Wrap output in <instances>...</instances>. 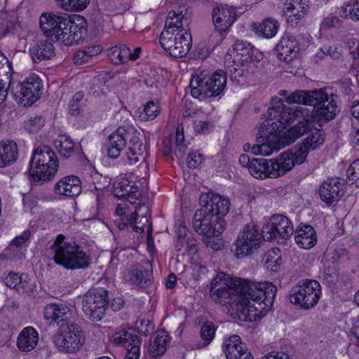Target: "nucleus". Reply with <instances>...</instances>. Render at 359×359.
Returning <instances> with one entry per match:
<instances>
[{
    "instance_id": "obj_1",
    "label": "nucleus",
    "mask_w": 359,
    "mask_h": 359,
    "mask_svg": "<svg viewBox=\"0 0 359 359\" xmlns=\"http://www.w3.org/2000/svg\"><path fill=\"white\" fill-rule=\"evenodd\" d=\"M276 290L270 282H250L219 273L212 280L210 292L215 302L222 304H241L243 310L259 311L261 314L264 310H271Z\"/></svg>"
},
{
    "instance_id": "obj_2",
    "label": "nucleus",
    "mask_w": 359,
    "mask_h": 359,
    "mask_svg": "<svg viewBox=\"0 0 359 359\" xmlns=\"http://www.w3.org/2000/svg\"><path fill=\"white\" fill-rule=\"evenodd\" d=\"M187 11L185 6H180L170 11L159 39L162 48L176 58L185 56L191 47V35L184 28Z\"/></svg>"
},
{
    "instance_id": "obj_3",
    "label": "nucleus",
    "mask_w": 359,
    "mask_h": 359,
    "mask_svg": "<svg viewBox=\"0 0 359 359\" xmlns=\"http://www.w3.org/2000/svg\"><path fill=\"white\" fill-rule=\"evenodd\" d=\"M286 102L313 106L312 117L319 121H330L339 111L337 96L327 88L312 90H296L286 98Z\"/></svg>"
},
{
    "instance_id": "obj_4",
    "label": "nucleus",
    "mask_w": 359,
    "mask_h": 359,
    "mask_svg": "<svg viewBox=\"0 0 359 359\" xmlns=\"http://www.w3.org/2000/svg\"><path fill=\"white\" fill-rule=\"evenodd\" d=\"M65 236H57L50 249V254L56 264L67 269H84L90 263V257L75 242H65Z\"/></svg>"
},
{
    "instance_id": "obj_5",
    "label": "nucleus",
    "mask_w": 359,
    "mask_h": 359,
    "mask_svg": "<svg viewBox=\"0 0 359 359\" xmlns=\"http://www.w3.org/2000/svg\"><path fill=\"white\" fill-rule=\"evenodd\" d=\"M59 162L55 152L48 146L34 150L29 161V171L34 182L43 183L55 176Z\"/></svg>"
},
{
    "instance_id": "obj_6",
    "label": "nucleus",
    "mask_w": 359,
    "mask_h": 359,
    "mask_svg": "<svg viewBox=\"0 0 359 359\" xmlns=\"http://www.w3.org/2000/svg\"><path fill=\"white\" fill-rule=\"evenodd\" d=\"M227 74L219 69L212 75L201 73L193 76L189 84L191 95L200 100L219 95L226 86Z\"/></svg>"
},
{
    "instance_id": "obj_7",
    "label": "nucleus",
    "mask_w": 359,
    "mask_h": 359,
    "mask_svg": "<svg viewBox=\"0 0 359 359\" xmlns=\"http://www.w3.org/2000/svg\"><path fill=\"white\" fill-rule=\"evenodd\" d=\"M85 334L81 328L74 323H63L53 337L57 350L65 353L79 351L85 343Z\"/></svg>"
},
{
    "instance_id": "obj_8",
    "label": "nucleus",
    "mask_w": 359,
    "mask_h": 359,
    "mask_svg": "<svg viewBox=\"0 0 359 359\" xmlns=\"http://www.w3.org/2000/svg\"><path fill=\"white\" fill-rule=\"evenodd\" d=\"M320 296L321 287L318 281L302 280L291 288L289 300L301 309L309 310L317 304Z\"/></svg>"
},
{
    "instance_id": "obj_9",
    "label": "nucleus",
    "mask_w": 359,
    "mask_h": 359,
    "mask_svg": "<svg viewBox=\"0 0 359 359\" xmlns=\"http://www.w3.org/2000/svg\"><path fill=\"white\" fill-rule=\"evenodd\" d=\"M42 83L36 74L29 75L22 82H9L8 90L18 104L30 106L39 97L42 92Z\"/></svg>"
},
{
    "instance_id": "obj_10",
    "label": "nucleus",
    "mask_w": 359,
    "mask_h": 359,
    "mask_svg": "<svg viewBox=\"0 0 359 359\" xmlns=\"http://www.w3.org/2000/svg\"><path fill=\"white\" fill-rule=\"evenodd\" d=\"M302 107H297L296 109L289 107L284 104L281 99L277 97H273L271 102V107L267 111V120L262 124L265 123L268 125L267 128H273V132L277 134L275 131V127L273 126L274 124L276 126L277 130L280 128H285L295 118L300 116V114H302Z\"/></svg>"
},
{
    "instance_id": "obj_11",
    "label": "nucleus",
    "mask_w": 359,
    "mask_h": 359,
    "mask_svg": "<svg viewBox=\"0 0 359 359\" xmlns=\"http://www.w3.org/2000/svg\"><path fill=\"white\" fill-rule=\"evenodd\" d=\"M268 125L262 124L257 135V144L251 146L250 143L243 145L245 151L251 150L253 154L269 156L274 151L284 148V144L278 134L273 133V128H267Z\"/></svg>"
},
{
    "instance_id": "obj_12",
    "label": "nucleus",
    "mask_w": 359,
    "mask_h": 359,
    "mask_svg": "<svg viewBox=\"0 0 359 359\" xmlns=\"http://www.w3.org/2000/svg\"><path fill=\"white\" fill-rule=\"evenodd\" d=\"M107 308L108 292L103 288L89 290L83 299V311L93 321L102 320Z\"/></svg>"
},
{
    "instance_id": "obj_13",
    "label": "nucleus",
    "mask_w": 359,
    "mask_h": 359,
    "mask_svg": "<svg viewBox=\"0 0 359 359\" xmlns=\"http://www.w3.org/2000/svg\"><path fill=\"white\" fill-rule=\"evenodd\" d=\"M262 238L264 239L263 230L261 233L253 223L245 225L235 242L237 256L245 257L252 253L259 246Z\"/></svg>"
},
{
    "instance_id": "obj_14",
    "label": "nucleus",
    "mask_w": 359,
    "mask_h": 359,
    "mask_svg": "<svg viewBox=\"0 0 359 359\" xmlns=\"http://www.w3.org/2000/svg\"><path fill=\"white\" fill-rule=\"evenodd\" d=\"M153 278L152 265L149 261L131 265L127 269L123 275V280L128 284L142 288L151 285Z\"/></svg>"
},
{
    "instance_id": "obj_15",
    "label": "nucleus",
    "mask_w": 359,
    "mask_h": 359,
    "mask_svg": "<svg viewBox=\"0 0 359 359\" xmlns=\"http://www.w3.org/2000/svg\"><path fill=\"white\" fill-rule=\"evenodd\" d=\"M226 225L225 222H219L217 216L207 212L202 208L196 211L193 217L192 226L199 234L213 235L215 231L222 233Z\"/></svg>"
},
{
    "instance_id": "obj_16",
    "label": "nucleus",
    "mask_w": 359,
    "mask_h": 359,
    "mask_svg": "<svg viewBox=\"0 0 359 359\" xmlns=\"http://www.w3.org/2000/svg\"><path fill=\"white\" fill-rule=\"evenodd\" d=\"M264 240L271 241L278 237L287 239L294 233L293 226L290 219L283 215H275L270 222L263 226Z\"/></svg>"
},
{
    "instance_id": "obj_17",
    "label": "nucleus",
    "mask_w": 359,
    "mask_h": 359,
    "mask_svg": "<svg viewBox=\"0 0 359 359\" xmlns=\"http://www.w3.org/2000/svg\"><path fill=\"white\" fill-rule=\"evenodd\" d=\"M199 203L203 210L212 216H217L219 222H225L223 217L230 208L229 199L215 193H202L199 197Z\"/></svg>"
},
{
    "instance_id": "obj_18",
    "label": "nucleus",
    "mask_w": 359,
    "mask_h": 359,
    "mask_svg": "<svg viewBox=\"0 0 359 359\" xmlns=\"http://www.w3.org/2000/svg\"><path fill=\"white\" fill-rule=\"evenodd\" d=\"M306 159V154L304 151H284L274 160H272L271 175L276 178L284 175L292 170L294 165L303 163Z\"/></svg>"
},
{
    "instance_id": "obj_19",
    "label": "nucleus",
    "mask_w": 359,
    "mask_h": 359,
    "mask_svg": "<svg viewBox=\"0 0 359 359\" xmlns=\"http://www.w3.org/2000/svg\"><path fill=\"white\" fill-rule=\"evenodd\" d=\"M74 316V310L66 303H50L43 309L44 319L49 325L72 323Z\"/></svg>"
},
{
    "instance_id": "obj_20",
    "label": "nucleus",
    "mask_w": 359,
    "mask_h": 359,
    "mask_svg": "<svg viewBox=\"0 0 359 359\" xmlns=\"http://www.w3.org/2000/svg\"><path fill=\"white\" fill-rule=\"evenodd\" d=\"M238 17L236 9L228 5L216 6L212 12L215 31L222 35L226 33Z\"/></svg>"
},
{
    "instance_id": "obj_21",
    "label": "nucleus",
    "mask_w": 359,
    "mask_h": 359,
    "mask_svg": "<svg viewBox=\"0 0 359 359\" xmlns=\"http://www.w3.org/2000/svg\"><path fill=\"white\" fill-rule=\"evenodd\" d=\"M309 8V0H291L285 4L283 12L287 25L292 27L299 26Z\"/></svg>"
},
{
    "instance_id": "obj_22",
    "label": "nucleus",
    "mask_w": 359,
    "mask_h": 359,
    "mask_svg": "<svg viewBox=\"0 0 359 359\" xmlns=\"http://www.w3.org/2000/svg\"><path fill=\"white\" fill-rule=\"evenodd\" d=\"M232 53L233 61L243 67L259 62L262 58V53L246 41H236L233 45Z\"/></svg>"
},
{
    "instance_id": "obj_23",
    "label": "nucleus",
    "mask_w": 359,
    "mask_h": 359,
    "mask_svg": "<svg viewBox=\"0 0 359 359\" xmlns=\"http://www.w3.org/2000/svg\"><path fill=\"white\" fill-rule=\"evenodd\" d=\"M69 22L66 16L57 15L53 12L43 13L39 18V25L43 34L51 40L61 31V27Z\"/></svg>"
},
{
    "instance_id": "obj_24",
    "label": "nucleus",
    "mask_w": 359,
    "mask_h": 359,
    "mask_svg": "<svg viewBox=\"0 0 359 359\" xmlns=\"http://www.w3.org/2000/svg\"><path fill=\"white\" fill-rule=\"evenodd\" d=\"M222 349L226 359H253L251 352L238 335H232L226 339Z\"/></svg>"
},
{
    "instance_id": "obj_25",
    "label": "nucleus",
    "mask_w": 359,
    "mask_h": 359,
    "mask_svg": "<svg viewBox=\"0 0 359 359\" xmlns=\"http://www.w3.org/2000/svg\"><path fill=\"white\" fill-rule=\"evenodd\" d=\"M344 194V184L340 178H329L320 187L319 194L327 204L337 201Z\"/></svg>"
},
{
    "instance_id": "obj_26",
    "label": "nucleus",
    "mask_w": 359,
    "mask_h": 359,
    "mask_svg": "<svg viewBox=\"0 0 359 359\" xmlns=\"http://www.w3.org/2000/svg\"><path fill=\"white\" fill-rule=\"evenodd\" d=\"M85 32L83 26L69 20L67 25L62 26L61 31L55 35L52 41H60L65 46H72L83 39Z\"/></svg>"
},
{
    "instance_id": "obj_27",
    "label": "nucleus",
    "mask_w": 359,
    "mask_h": 359,
    "mask_svg": "<svg viewBox=\"0 0 359 359\" xmlns=\"http://www.w3.org/2000/svg\"><path fill=\"white\" fill-rule=\"evenodd\" d=\"M53 190L58 196L68 198L77 196L82 191L81 182L76 175H67L55 183Z\"/></svg>"
},
{
    "instance_id": "obj_28",
    "label": "nucleus",
    "mask_w": 359,
    "mask_h": 359,
    "mask_svg": "<svg viewBox=\"0 0 359 359\" xmlns=\"http://www.w3.org/2000/svg\"><path fill=\"white\" fill-rule=\"evenodd\" d=\"M299 43L295 36L285 34L276 45L277 56L280 60L290 62L299 52Z\"/></svg>"
},
{
    "instance_id": "obj_29",
    "label": "nucleus",
    "mask_w": 359,
    "mask_h": 359,
    "mask_svg": "<svg viewBox=\"0 0 359 359\" xmlns=\"http://www.w3.org/2000/svg\"><path fill=\"white\" fill-rule=\"evenodd\" d=\"M125 132V128H118L109 137L108 141L104 147L110 158H118L120 156L121 151L126 148V141Z\"/></svg>"
},
{
    "instance_id": "obj_30",
    "label": "nucleus",
    "mask_w": 359,
    "mask_h": 359,
    "mask_svg": "<svg viewBox=\"0 0 359 359\" xmlns=\"http://www.w3.org/2000/svg\"><path fill=\"white\" fill-rule=\"evenodd\" d=\"M294 240L301 248L311 249L317 243L316 231L313 226L309 224L299 226L294 231Z\"/></svg>"
},
{
    "instance_id": "obj_31",
    "label": "nucleus",
    "mask_w": 359,
    "mask_h": 359,
    "mask_svg": "<svg viewBox=\"0 0 359 359\" xmlns=\"http://www.w3.org/2000/svg\"><path fill=\"white\" fill-rule=\"evenodd\" d=\"M39 333L33 327L24 328L18 337V348L24 352H29L34 349L39 342Z\"/></svg>"
},
{
    "instance_id": "obj_32",
    "label": "nucleus",
    "mask_w": 359,
    "mask_h": 359,
    "mask_svg": "<svg viewBox=\"0 0 359 359\" xmlns=\"http://www.w3.org/2000/svg\"><path fill=\"white\" fill-rule=\"evenodd\" d=\"M313 129V122L309 119L303 118L302 121H298L295 126L290 128L287 133L285 134L283 139H285V142L282 140L280 136L279 137L285 147L286 145L294 142L302 135L306 133L309 134Z\"/></svg>"
},
{
    "instance_id": "obj_33",
    "label": "nucleus",
    "mask_w": 359,
    "mask_h": 359,
    "mask_svg": "<svg viewBox=\"0 0 359 359\" xmlns=\"http://www.w3.org/2000/svg\"><path fill=\"white\" fill-rule=\"evenodd\" d=\"M18 156L17 144L12 140L0 142V168H5L14 163Z\"/></svg>"
},
{
    "instance_id": "obj_34",
    "label": "nucleus",
    "mask_w": 359,
    "mask_h": 359,
    "mask_svg": "<svg viewBox=\"0 0 359 359\" xmlns=\"http://www.w3.org/2000/svg\"><path fill=\"white\" fill-rule=\"evenodd\" d=\"M111 341L116 346H130L132 344H141V339L132 327L122 328L111 337Z\"/></svg>"
},
{
    "instance_id": "obj_35",
    "label": "nucleus",
    "mask_w": 359,
    "mask_h": 359,
    "mask_svg": "<svg viewBox=\"0 0 359 359\" xmlns=\"http://www.w3.org/2000/svg\"><path fill=\"white\" fill-rule=\"evenodd\" d=\"M325 140V133L320 130L314 128L297 149L298 151L305 152L307 156L309 151L315 150L321 147Z\"/></svg>"
},
{
    "instance_id": "obj_36",
    "label": "nucleus",
    "mask_w": 359,
    "mask_h": 359,
    "mask_svg": "<svg viewBox=\"0 0 359 359\" xmlns=\"http://www.w3.org/2000/svg\"><path fill=\"white\" fill-rule=\"evenodd\" d=\"M251 26L256 34L267 39L275 36L279 29L278 22L271 18H268L262 22H253Z\"/></svg>"
},
{
    "instance_id": "obj_37",
    "label": "nucleus",
    "mask_w": 359,
    "mask_h": 359,
    "mask_svg": "<svg viewBox=\"0 0 359 359\" xmlns=\"http://www.w3.org/2000/svg\"><path fill=\"white\" fill-rule=\"evenodd\" d=\"M29 53L35 63L48 60L54 55L53 44L46 41H39L29 49Z\"/></svg>"
},
{
    "instance_id": "obj_38",
    "label": "nucleus",
    "mask_w": 359,
    "mask_h": 359,
    "mask_svg": "<svg viewBox=\"0 0 359 359\" xmlns=\"http://www.w3.org/2000/svg\"><path fill=\"white\" fill-rule=\"evenodd\" d=\"M271 163L272 159H266L264 158L252 159L251 165L250 166L249 172L255 178H276L272 177L271 173Z\"/></svg>"
},
{
    "instance_id": "obj_39",
    "label": "nucleus",
    "mask_w": 359,
    "mask_h": 359,
    "mask_svg": "<svg viewBox=\"0 0 359 359\" xmlns=\"http://www.w3.org/2000/svg\"><path fill=\"white\" fill-rule=\"evenodd\" d=\"M55 146L60 155L66 158H70L79 150V147L67 135L59 136L58 139L55 140Z\"/></svg>"
},
{
    "instance_id": "obj_40",
    "label": "nucleus",
    "mask_w": 359,
    "mask_h": 359,
    "mask_svg": "<svg viewBox=\"0 0 359 359\" xmlns=\"http://www.w3.org/2000/svg\"><path fill=\"white\" fill-rule=\"evenodd\" d=\"M169 335L166 332H158L154 340L150 343L149 353L153 358H157L163 355L166 351L167 344L169 341Z\"/></svg>"
},
{
    "instance_id": "obj_41",
    "label": "nucleus",
    "mask_w": 359,
    "mask_h": 359,
    "mask_svg": "<svg viewBox=\"0 0 359 359\" xmlns=\"http://www.w3.org/2000/svg\"><path fill=\"white\" fill-rule=\"evenodd\" d=\"M107 55L115 65L125 63L130 60V48L126 44L116 45L107 50Z\"/></svg>"
},
{
    "instance_id": "obj_42",
    "label": "nucleus",
    "mask_w": 359,
    "mask_h": 359,
    "mask_svg": "<svg viewBox=\"0 0 359 359\" xmlns=\"http://www.w3.org/2000/svg\"><path fill=\"white\" fill-rule=\"evenodd\" d=\"M141 208V206L140 205L137 208V206H136L135 211L131 212L130 214L129 217H123L120 218V221L116 220V226L117 228L120 230H123L126 227L131 228L132 230H134L137 233H142L144 231V223H143L142 226H139L137 225V210H140Z\"/></svg>"
},
{
    "instance_id": "obj_43",
    "label": "nucleus",
    "mask_w": 359,
    "mask_h": 359,
    "mask_svg": "<svg viewBox=\"0 0 359 359\" xmlns=\"http://www.w3.org/2000/svg\"><path fill=\"white\" fill-rule=\"evenodd\" d=\"M279 249H272L265 255V265L271 271H278L281 263L282 258Z\"/></svg>"
},
{
    "instance_id": "obj_44",
    "label": "nucleus",
    "mask_w": 359,
    "mask_h": 359,
    "mask_svg": "<svg viewBox=\"0 0 359 359\" xmlns=\"http://www.w3.org/2000/svg\"><path fill=\"white\" fill-rule=\"evenodd\" d=\"M341 17L359 21V0H349L339 13Z\"/></svg>"
},
{
    "instance_id": "obj_45",
    "label": "nucleus",
    "mask_w": 359,
    "mask_h": 359,
    "mask_svg": "<svg viewBox=\"0 0 359 359\" xmlns=\"http://www.w3.org/2000/svg\"><path fill=\"white\" fill-rule=\"evenodd\" d=\"M61 7L66 11H81L87 7L90 0H57Z\"/></svg>"
},
{
    "instance_id": "obj_46",
    "label": "nucleus",
    "mask_w": 359,
    "mask_h": 359,
    "mask_svg": "<svg viewBox=\"0 0 359 359\" xmlns=\"http://www.w3.org/2000/svg\"><path fill=\"white\" fill-rule=\"evenodd\" d=\"M129 187L130 182L127 179L117 180L114 183L112 194L118 198L126 199Z\"/></svg>"
},
{
    "instance_id": "obj_47",
    "label": "nucleus",
    "mask_w": 359,
    "mask_h": 359,
    "mask_svg": "<svg viewBox=\"0 0 359 359\" xmlns=\"http://www.w3.org/2000/svg\"><path fill=\"white\" fill-rule=\"evenodd\" d=\"M160 112L159 107L154 101L147 102L144 106L140 117L143 120H154Z\"/></svg>"
},
{
    "instance_id": "obj_48",
    "label": "nucleus",
    "mask_w": 359,
    "mask_h": 359,
    "mask_svg": "<svg viewBox=\"0 0 359 359\" xmlns=\"http://www.w3.org/2000/svg\"><path fill=\"white\" fill-rule=\"evenodd\" d=\"M221 233L215 231L213 235H205L203 236V242L213 250H219L224 246L223 241L219 237Z\"/></svg>"
},
{
    "instance_id": "obj_49",
    "label": "nucleus",
    "mask_w": 359,
    "mask_h": 359,
    "mask_svg": "<svg viewBox=\"0 0 359 359\" xmlns=\"http://www.w3.org/2000/svg\"><path fill=\"white\" fill-rule=\"evenodd\" d=\"M84 97V93L82 91L76 92L72 97L69 103V113L71 115H78L81 111V101Z\"/></svg>"
},
{
    "instance_id": "obj_50",
    "label": "nucleus",
    "mask_w": 359,
    "mask_h": 359,
    "mask_svg": "<svg viewBox=\"0 0 359 359\" xmlns=\"http://www.w3.org/2000/svg\"><path fill=\"white\" fill-rule=\"evenodd\" d=\"M128 149L133 156H128V162L130 164L133 163H136L139 161V156H142L144 152L146 151V147L142 144V142L137 143V144H132L128 147Z\"/></svg>"
},
{
    "instance_id": "obj_51",
    "label": "nucleus",
    "mask_w": 359,
    "mask_h": 359,
    "mask_svg": "<svg viewBox=\"0 0 359 359\" xmlns=\"http://www.w3.org/2000/svg\"><path fill=\"white\" fill-rule=\"evenodd\" d=\"M215 330V326L212 322L207 321L202 325L201 329V338L207 342V344L212 340Z\"/></svg>"
},
{
    "instance_id": "obj_52",
    "label": "nucleus",
    "mask_w": 359,
    "mask_h": 359,
    "mask_svg": "<svg viewBox=\"0 0 359 359\" xmlns=\"http://www.w3.org/2000/svg\"><path fill=\"white\" fill-rule=\"evenodd\" d=\"M44 125V119L41 116L31 118L25 123V129L31 133H37Z\"/></svg>"
},
{
    "instance_id": "obj_53",
    "label": "nucleus",
    "mask_w": 359,
    "mask_h": 359,
    "mask_svg": "<svg viewBox=\"0 0 359 359\" xmlns=\"http://www.w3.org/2000/svg\"><path fill=\"white\" fill-rule=\"evenodd\" d=\"M325 55H329L331 58L337 60L341 55V50L336 46H324L316 53L315 57L322 58Z\"/></svg>"
},
{
    "instance_id": "obj_54",
    "label": "nucleus",
    "mask_w": 359,
    "mask_h": 359,
    "mask_svg": "<svg viewBox=\"0 0 359 359\" xmlns=\"http://www.w3.org/2000/svg\"><path fill=\"white\" fill-rule=\"evenodd\" d=\"M347 177L352 183L359 187V159L355 160L346 171Z\"/></svg>"
},
{
    "instance_id": "obj_55",
    "label": "nucleus",
    "mask_w": 359,
    "mask_h": 359,
    "mask_svg": "<svg viewBox=\"0 0 359 359\" xmlns=\"http://www.w3.org/2000/svg\"><path fill=\"white\" fill-rule=\"evenodd\" d=\"M36 287V284L28 277V275L22 274V280H20V283L17 290L29 293L33 292Z\"/></svg>"
},
{
    "instance_id": "obj_56",
    "label": "nucleus",
    "mask_w": 359,
    "mask_h": 359,
    "mask_svg": "<svg viewBox=\"0 0 359 359\" xmlns=\"http://www.w3.org/2000/svg\"><path fill=\"white\" fill-rule=\"evenodd\" d=\"M194 130L197 133H210L214 129V123L210 121H196L194 124Z\"/></svg>"
},
{
    "instance_id": "obj_57",
    "label": "nucleus",
    "mask_w": 359,
    "mask_h": 359,
    "mask_svg": "<svg viewBox=\"0 0 359 359\" xmlns=\"http://www.w3.org/2000/svg\"><path fill=\"white\" fill-rule=\"evenodd\" d=\"M204 160L203 155L197 151L190 152L187 157V163L190 168H196Z\"/></svg>"
},
{
    "instance_id": "obj_58",
    "label": "nucleus",
    "mask_w": 359,
    "mask_h": 359,
    "mask_svg": "<svg viewBox=\"0 0 359 359\" xmlns=\"http://www.w3.org/2000/svg\"><path fill=\"white\" fill-rule=\"evenodd\" d=\"M176 149L175 153L177 155L184 154L185 151V146L183 143L184 142V135H183V127L178 126L176 130Z\"/></svg>"
},
{
    "instance_id": "obj_59",
    "label": "nucleus",
    "mask_w": 359,
    "mask_h": 359,
    "mask_svg": "<svg viewBox=\"0 0 359 359\" xmlns=\"http://www.w3.org/2000/svg\"><path fill=\"white\" fill-rule=\"evenodd\" d=\"M340 20L336 15H329L326 17L321 23L320 29H327L333 27H338L340 26Z\"/></svg>"
},
{
    "instance_id": "obj_60",
    "label": "nucleus",
    "mask_w": 359,
    "mask_h": 359,
    "mask_svg": "<svg viewBox=\"0 0 359 359\" xmlns=\"http://www.w3.org/2000/svg\"><path fill=\"white\" fill-rule=\"evenodd\" d=\"M230 80L235 84L241 83L245 76V71L242 68L233 67L229 69Z\"/></svg>"
},
{
    "instance_id": "obj_61",
    "label": "nucleus",
    "mask_w": 359,
    "mask_h": 359,
    "mask_svg": "<svg viewBox=\"0 0 359 359\" xmlns=\"http://www.w3.org/2000/svg\"><path fill=\"white\" fill-rule=\"evenodd\" d=\"M125 136L126 141V142H128L129 146L132 144H137L141 142L139 133H137V130L133 127L126 128Z\"/></svg>"
},
{
    "instance_id": "obj_62",
    "label": "nucleus",
    "mask_w": 359,
    "mask_h": 359,
    "mask_svg": "<svg viewBox=\"0 0 359 359\" xmlns=\"http://www.w3.org/2000/svg\"><path fill=\"white\" fill-rule=\"evenodd\" d=\"M91 58L88 53L83 48L76 51L74 55L73 60L76 65H81L90 61Z\"/></svg>"
},
{
    "instance_id": "obj_63",
    "label": "nucleus",
    "mask_w": 359,
    "mask_h": 359,
    "mask_svg": "<svg viewBox=\"0 0 359 359\" xmlns=\"http://www.w3.org/2000/svg\"><path fill=\"white\" fill-rule=\"evenodd\" d=\"M140 344H132L130 346L126 347L127 353L125 359H139L140 355Z\"/></svg>"
},
{
    "instance_id": "obj_64",
    "label": "nucleus",
    "mask_w": 359,
    "mask_h": 359,
    "mask_svg": "<svg viewBox=\"0 0 359 359\" xmlns=\"http://www.w3.org/2000/svg\"><path fill=\"white\" fill-rule=\"evenodd\" d=\"M20 280H22V275L18 276L17 273H10L6 278V284L11 288L18 290Z\"/></svg>"
}]
</instances>
